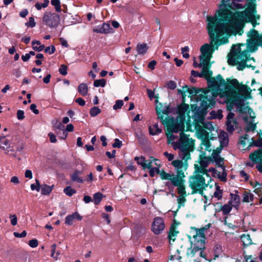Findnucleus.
Here are the masks:
<instances>
[{
  "label": "nucleus",
  "instance_id": "obj_1",
  "mask_svg": "<svg viewBox=\"0 0 262 262\" xmlns=\"http://www.w3.org/2000/svg\"><path fill=\"white\" fill-rule=\"evenodd\" d=\"M231 3V0H222L215 15L207 16V29L211 40L210 44L213 47L219 42L220 45L227 42L228 39L224 37L219 40V38L225 34L242 35L247 23H250L253 28L259 24L257 21L260 16L257 13L255 4L250 2L244 11L232 12L226 8L229 7Z\"/></svg>",
  "mask_w": 262,
  "mask_h": 262
},
{
  "label": "nucleus",
  "instance_id": "obj_2",
  "mask_svg": "<svg viewBox=\"0 0 262 262\" xmlns=\"http://www.w3.org/2000/svg\"><path fill=\"white\" fill-rule=\"evenodd\" d=\"M248 39L246 43H239L232 47L228 54V62L229 64L237 65L238 70H243L246 66L249 52L256 51L258 47L262 48V34L253 29L247 33Z\"/></svg>",
  "mask_w": 262,
  "mask_h": 262
},
{
  "label": "nucleus",
  "instance_id": "obj_3",
  "mask_svg": "<svg viewBox=\"0 0 262 262\" xmlns=\"http://www.w3.org/2000/svg\"><path fill=\"white\" fill-rule=\"evenodd\" d=\"M207 84L211 89V91L216 94V96L219 94L220 98L224 99L225 102L231 101L236 103L237 98L236 92L230 85V82L225 81L221 75H219L215 78L210 77L207 80Z\"/></svg>",
  "mask_w": 262,
  "mask_h": 262
},
{
  "label": "nucleus",
  "instance_id": "obj_4",
  "mask_svg": "<svg viewBox=\"0 0 262 262\" xmlns=\"http://www.w3.org/2000/svg\"><path fill=\"white\" fill-rule=\"evenodd\" d=\"M177 118H170L169 121L168 128L174 132H183L184 129V122L186 115L189 117V105L185 103H182L178 106Z\"/></svg>",
  "mask_w": 262,
  "mask_h": 262
},
{
  "label": "nucleus",
  "instance_id": "obj_5",
  "mask_svg": "<svg viewBox=\"0 0 262 262\" xmlns=\"http://www.w3.org/2000/svg\"><path fill=\"white\" fill-rule=\"evenodd\" d=\"M180 137L178 142H176L173 144V148L176 150H180L179 155L182 160L187 161L190 158V151L193 149V142L191 139H189L183 132H181Z\"/></svg>",
  "mask_w": 262,
  "mask_h": 262
},
{
  "label": "nucleus",
  "instance_id": "obj_6",
  "mask_svg": "<svg viewBox=\"0 0 262 262\" xmlns=\"http://www.w3.org/2000/svg\"><path fill=\"white\" fill-rule=\"evenodd\" d=\"M206 179L209 180L207 178L206 175L194 171L193 176H191L189 180V186L192 190V193H199L202 194L204 190L208 185Z\"/></svg>",
  "mask_w": 262,
  "mask_h": 262
},
{
  "label": "nucleus",
  "instance_id": "obj_7",
  "mask_svg": "<svg viewBox=\"0 0 262 262\" xmlns=\"http://www.w3.org/2000/svg\"><path fill=\"white\" fill-rule=\"evenodd\" d=\"M171 165L174 167L176 173L172 171L166 172L165 171H162L161 174V179L162 180H169L176 179L177 177L179 178H185V175L182 168L183 167V162L180 160H175L171 162Z\"/></svg>",
  "mask_w": 262,
  "mask_h": 262
},
{
  "label": "nucleus",
  "instance_id": "obj_8",
  "mask_svg": "<svg viewBox=\"0 0 262 262\" xmlns=\"http://www.w3.org/2000/svg\"><path fill=\"white\" fill-rule=\"evenodd\" d=\"M216 97V94L212 91L208 90L204 94L200 95L199 101H201L200 107L202 111H206L212 107L215 104L214 99Z\"/></svg>",
  "mask_w": 262,
  "mask_h": 262
},
{
  "label": "nucleus",
  "instance_id": "obj_9",
  "mask_svg": "<svg viewBox=\"0 0 262 262\" xmlns=\"http://www.w3.org/2000/svg\"><path fill=\"white\" fill-rule=\"evenodd\" d=\"M230 85H231L232 88L235 90L237 94V101H236V103L232 102L231 101H225V102H230L236 105H241L242 102L239 99L238 95L239 94L243 96H246L249 95V92L248 86L245 85H240L236 79H232L230 80Z\"/></svg>",
  "mask_w": 262,
  "mask_h": 262
},
{
  "label": "nucleus",
  "instance_id": "obj_10",
  "mask_svg": "<svg viewBox=\"0 0 262 262\" xmlns=\"http://www.w3.org/2000/svg\"><path fill=\"white\" fill-rule=\"evenodd\" d=\"M185 178H179L178 177L176 179L167 180L168 181L166 183V185L168 187L170 185L174 187H177V192L179 195H187L185 186L184 184Z\"/></svg>",
  "mask_w": 262,
  "mask_h": 262
},
{
  "label": "nucleus",
  "instance_id": "obj_11",
  "mask_svg": "<svg viewBox=\"0 0 262 262\" xmlns=\"http://www.w3.org/2000/svg\"><path fill=\"white\" fill-rule=\"evenodd\" d=\"M211 161V158L209 157H204L202 158L199 162V164L194 165V171L197 173H203L206 175L207 178L211 180V177L209 174H207V168L208 167Z\"/></svg>",
  "mask_w": 262,
  "mask_h": 262
},
{
  "label": "nucleus",
  "instance_id": "obj_12",
  "mask_svg": "<svg viewBox=\"0 0 262 262\" xmlns=\"http://www.w3.org/2000/svg\"><path fill=\"white\" fill-rule=\"evenodd\" d=\"M43 21L50 27H56L59 22V16L55 13L46 12L42 18Z\"/></svg>",
  "mask_w": 262,
  "mask_h": 262
},
{
  "label": "nucleus",
  "instance_id": "obj_13",
  "mask_svg": "<svg viewBox=\"0 0 262 262\" xmlns=\"http://www.w3.org/2000/svg\"><path fill=\"white\" fill-rule=\"evenodd\" d=\"M165 227L164 220L161 217H156L154 219L151 230L155 234L158 235L162 232Z\"/></svg>",
  "mask_w": 262,
  "mask_h": 262
},
{
  "label": "nucleus",
  "instance_id": "obj_14",
  "mask_svg": "<svg viewBox=\"0 0 262 262\" xmlns=\"http://www.w3.org/2000/svg\"><path fill=\"white\" fill-rule=\"evenodd\" d=\"M156 111L158 118L161 120L162 124L168 126V123H170L169 121L170 120V118L165 117V115H168L169 112V108L167 106H164L163 108H161L159 106H157Z\"/></svg>",
  "mask_w": 262,
  "mask_h": 262
},
{
  "label": "nucleus",
  "instance_id": "obj_15",
  "mask_svg": "<svg viewBox=\"0 0 262 262\" xmlns=\"http://www.w3.org/2000/svg\"><path fill=\"white\" fill-rule=\"evenodd\" d=\"M193 237L194 238V246L191 250V252L194 253L198 251H201L200 254L202 255V251L205 249L206 238L194 236Z\"/></svg>",
  "mask_w": 262,
  "mask_h": 262
},
{
  "label": "nucleus",
  "instance_id": "obj_16",
  "mask_svg": "<svg viewBox=\"0 0 262 262\" xmlns=\"http://www.w3.org/2000/svg\"><path fill=\"white\" fill-rule=\"evenodd\" d=\"M236 121L234 118V114L231 112L228 113L227 116L226 129L227 131L230 133H233L235 129V126L236 125Z\"/></svg>",
  "mask_w": 262,
  "mask_h": 262
},
{
  "label": "nucleus",
  "instance_id": "obj_17",
  "mask_svg": "<svg viewBox=\"0 0 262 262\" xmlns=\"http://www.w3.org/2000/svg\"><path fill=\"white\" fill-rule=\"evenodd\" d=\"M183 90H178V93L183 96L184 93L185 91L189 92L192 95L191 98L194 99L196 101H199L200 95L198 96L197 94L200 92V90L195 88H188L187 85L183 87Z\"/></svg>",
  "mask_w": 262,
  "mask_h": 262
},
{
  "label": "nucleus",
  "instance_id": "obj_18",
  "mask_svg": "<svg viewBox=\"0 0 262 262\" xmlns=\"http://www.w3.org/2000/svg\"><path fill=\"white\" fill-rule=\"evenodd\" d=\"M219 139V141L220 143V147H217L216 149H217V151L221 152L222 149L224 147L227 146L228 144V135L225 132H221Z\"/></svg>",
  "mask_w": 262,
  "mask_h": 262
},
{
  "label": "nucleus",
  "instance_id": "obj_19",
  "mask_svg": "<svg viewBox=\"0 0 262 262\" xmlns=\"http://www.w3.org/2000/svg\"><path fill=\"white\" fill-rule=\"evenodd\" d=\"M0 148L5 151L6 154L15 156L14 154V149L13 147L11 146V142L10 140L5 139L4 141L1 143Z\"/></svg>",
  "mask_w": 262,
  "mask_h": 262
},
{
  "label": "nucleus",
  "instance_id": "obj_20",
  "mask_svg": "<svg viewBox=\"0 0 262 262\" xmlns=\"http://www.w3.org/2000/svg\"><path fill=\"white\" fill-rule=\"evenodd\" d=\"M112 29L108 23H103L101 26H98L93 29V31L98 33L107 34L111 32Z\"/></svg>",
  "mask_w": 262,
  "mask_h": 262
},
{
  "label": "nucleus",
  "instance_id": "obj_21",
  "mask_svg": "<svg viewBox=\"0 0 262 262\" xmlns=\"http://www.w3.org/2000/svg\"><path fill=\"white\" fill-rule=\"evenodd\" d=\"M195 128L198 136L202 141L209 138V133L203 128L202 125L197 124L195 126Z\"/></svg>",
  "mask_w": 262,
  "mask_h": 262
},
{
  "label": "nucleus",
  "instance_id": "obj_22",
  "mask_svg": "<svg viewBox=\"0 0 262 262\" xmlns=\"http://www.w3.org/2000/svg\"><path fill=\"white\" fill-rule=\"evenodd\" d=\"M244 0H231V3L229 4V8L232 10L243 9L245 8L242 3Z\"/></svg>",
  "mask_w": 262,
  "mask_h": 262
},
{
  "label": "nucleus",
  "instance_id": "obj_23",
  "mask_svg": "<svg viewBox=\"0 0 262 262\" xmlns=\"http://www.w3.org/2000/svg\"><path fill=\"white\" fill-rule=\"evenodd\" d=\"M215 146L210 142L209 138L202 140L201 144L202 150L210 152Z\"/></svg>",
  "mask_w": 262,
  "mask_h": 262
},
{
  "label": "nucleus",
  "instance_id": "obj_24",
  "mask_svg": "<svg viewBox=\"0 0 262 262\" xmlns=\"http://www.w3.org/2000/svg\"><path fill=\"white\" fill-rule=\"evenodd\" d=\"M220 152H221L217 151L216 149H213L212 155H211V156H212L213 160H214V161L216 163V164L217 165H218L219 166H222L224 164V161H223L224 159H223V158H221L219 154Z\"/></svg>",
  "mask_w": 262,
  "mask_h": 262
},
{
  "label": "nucleus",
  "instance_id": "obj_25",
  "mask_svg": "<svg viewBox=\"0 0 262 262\" xmlns=\"http://www.w3.org/2000/svg\"><path fill=\"white\" fill-rule=\"evenodd\" d=\"M230 195L231 199L228 202V203L230 204L232 207H234L237 209L240 204V197L238 195L232 193H231Z\"/></svg>",
  "mask_w": 262,
  "mask_h": 262
},
{
  "label": "nucleus",
  "instance_id": "obj_26",
  "mask_svg": "<svg viewBox=\"0 0 262 262\" xmlns=\"http://www.w3.org/2000/svg\"><path fill=\"white\" fill-rule=\"evenodd\" d=\"M249 158L253 162H258L262 160V150L258 149L251 154Z\"/></svg>",
  "mask_w": 262,
  "mask_h": 262
},
{
  "label": "nucleus",
  "instance_id": "obj_27",
  "mask_svg": "<svg viewBox=\"0 0 262 262\" xmlns=\"http://www.w3.org/2000/svg\"><path fill=\"white\" fill-rule=\"evenodd\" d=\"M200 51L202 54L201 56L210 57L211 47L208 44L206 43L203 45L200 49Z\"/></svg>",
  "mask_w": 262,
  "mask_h": 262
},
{
  "label": "nucleus",
  "instance_id": "obj_28",
  "mask_svg": "<svg viewBox=\"0 0 262 262\" xmlns=\"http://www.w3.org/2000/svg\"><path fill=\"white\" fill-rule=\"evenodd\" d=\"M232 206L228 203L222 206L219 209H216L215 213L222 211L224 215H227L232 210Z\"/></svg>",
  "mask_w": 262,
  "mask_h": 262
},
{
  "label": "nucleus",
  "instance_id": "obj_29",
  "mask_svg": "<svg viewBox=\"0 0 262 262\" xmlns=\"http://www.w3.org/2000/svg\"><path fill=\"white\" fill-rule=\"evenodd\" d=\"M82 172L79 170H75L74 172H73L71 175V180L73 181L77 182L78 183H82L83 182V179L80 177L79 176L81 174Z\"/></svg>",
  "mask_w": 262,
  "mask_h": 262
},
{
  "label": "nucleus",
  "instance_id": "obj_30",
  "mask_svg": "<svg viewBox=\"0 0 262 262\" xmlns=\"http://www.w3.org/2000/svg\"><path fill=\"white\" fill-rule=\"evenodd\" d=\"M148 161L146 162V164L145 166V168L150 169L151 168H153L154 165L159 166V164L157 163L158 160L157 159H155L152 157H150L149 160H146Z\"/></svg>",
  "mask_w": 262,
  "mask_h": 262
},
{
  "label": "nucleus",
  "instance_id": "obj_31",
  "mask_svg": "<svg viewBox=\"0 0 262 262\" xmlns=\"http://www.w3.org/2000/svg\"><path fill=\"white\" fill-rule=\"evenodd\" d=\"M210 57L208 56H200V63L198 64L199 67H208L209 64V60Z\"/></svg>",
  "mask_w": 262,
  "mask_h": 262
},
{
  "label": "nucleus",
  "instance_id": "obj_32",
  "mask_svg": "<svg viewBox=\"0 0 262 262\" xmlns=\"http://www.w3.org/2000/svg\"><path fill=\"white\" fill-rule=\"evenodd\" d=\"M148 49L146 43H139L137 45V51L139 54H144Z\"/></svg>",
  "mask_w": 262,
  "mask_h": 262
},
{
  "label": "nucleus",
  "instance_id": "obj_33",
  "mask_svg": "<svg viewBox=\"0 0 262 262\" xmlns=\"http://www.w3.org/2000/svg\"><path fill=\"white\" fill-rule=\"evenodd\" d=\"M212 72L208 69V67H202V70L201 73V77H204L207 80L211 77Z\"/></svg>",
  "mask_w": 262,
  "mask_h": 262
},
{
  "label": "nucleus",
  "instance_id": "obj_34",
  "mask_svg": "<svg viewBox=\"0 0 262 262\" xmlns=\"http://www.w3.org/2000/svg\"><path fill=\"white\" fill-rule=\"evenodd\" d=\"M167 131L168 132L166 133V136H167V142H168V144H174V141L175 140V139L177 138V136H174V135H173V133H174V132H172L171 130H170V129H169L168 128H167ZM176 133H177V132H175Z\"/></svg>",
  "mask_w": 262,
  "mask_h": 262
},
{
  "label": "nucleus",
  "instance_id": "obj_35",
  "mask_svg": "<svg viewBox=\"0 0 262 262\" xmlns=\"http://www.w3.org/2000/svg\"><path fill=\"white\" fill-rule=\"evenodd\" d=\"M241 239L244 246H249L252 244V239L249 234H243Z\"/></svg>",
  "mask_w": 262,
  "mask_h": 262
},
{
  "label": "nucleus",
  "instance_id": "obj_36",
  "mask_svg": "<svg viewBox=\"0 0 262 262\" xmlns=\"http://www.w3.org/2000/svg\"><path fill=\"white\" fill-rule=\"evenodd\" d=\"M78 90L79 93L83 96H86L88 92V87L85 83H81L78 88Z\"/></svg>",
  "mask_w": 262,
  "mask_h": 262
},
{
  "label": "nucleus",
  "instance_id": "obj_37",
  "mask_svg": "<svg viewBox=\"0 0 262 262\" xmlns=\"http://www.w3.org/2000/svg\"><path fill=\"white\" fill-rule=\"evenodd\" d=\"M149 130L151 135H156L160 134L162 129L159 127L158 124H155L152 126H149Z\"/></svg>",
  "mask_w": 262,
  "mask_h": 262
},
{
  "label": "nucleus",
  "instance_id": "obj_38",
  "mask_svg": "<svg viewBox=\"0 0 262 262\" xmlns=\"http://www.w3.org/2000/svg\"><path fill=\"white\" fill-rule=\"evenodd\" d=\"M178 233V231H176V227L174 226H171L170 228L168 237L169 240H172L174 241L175 240V236Z\"/></svg>",
  "mask_w": 262,
  "mask_h": 262
},
{
  "label": "nucleus",
  "instance_id": "obj_39",
  "mask_svg": "<svg viewBox=\"0 0 262 262\" xmlns=\"http://www.w3.org/2000/svg\"><path fill=\"white\" fill-rule=\"evenodd\" d=\"M195 234L194 236H199L201 237L206 238L205 232L207 231V228L203 227L201 229H195Z\"/></svg>",
  "mask_w": 262,
  "mask_h": 262
},
{
  "label": "nucleus",
  "instance_id": "obj_40",
  "mask_svg": "<svg viewBox=\"0 0 262 262\" xmlns=\"http://www.w3.org/2000/svg\"><path fill=\"white\" fill-rule=\"evenodd\" d=\"M41 193L43 195L49 194L52 190V186L51 187L46 184L40 186Z\"/></svg>",
  "mask_w": 262,
  "mask_h": 262
},
{
  "label": "nucleus",
  "instance_id": "obj_41",
  "mask_svg": "<svg viewBox=\"0 0 262 262\" xmlns=\"http://www.w3.org/2000/svg\"><path fill=\"white\" fill-rule=\"evenodd\" d=\"M135 160L137 162L138 165H141L144 169H145L146 162H147L148 161H146V160L144 157H136L135 158Z\"/></svg>",
  "mask_w": 262,
  "mask_h": 262
},
{
  "label": "nucleus",
  "instance_id": "obj_42",
  "mask_svg": "<svg viewBox=\"0 0 262 262\" xmlns=\"http://www.w3.org/2000/svg\"><path fill=\"white\" fill-rule=\"evenodd\" d=\"M215 191L214 192L213 196L217 198L218 200L222 198L223 191L220 189V187L216 183L215 184Z\"/></svg>",
  "mask_w": 262,
  "mask_h": 262
},
{
  "label": "nucleus",
  "instance_id": "obj_43",
  "mask_svg": "<svg viewBox=\"0 0 262 262\" xmlns=\"http://www.w3.org/2000/svg\"><path fill=\"white\" fill-rule=\"evenodd\" d=\"M149 169V176L151 177H154L155 175V173L159 174L160 177H161V172L162 171H164V170H160L159 168L158 167H153V168H151Z\"/></svg>",
  "mask_w": 262,
  "mask_h": 262
},
{
  "label": "nucleus",
  "instance_id": "obj_44",
  "mask_svg": "<svg viewBox=\"0 0 262 262\" xmlns=\"http://www.w3.org/2000/svg\"><path fill=\"white\" fill-rule=\"evenodd\" d=\"M93 198L95 204L98 205L102 199L103 194L100 192H97L94 194Z\"/></svg>",
  "mask_w": 262,
  "mask_h": 262
},
{
  "label": "nucleus",
  "instance_id": "obj_45",
  "mask_svg": "<svg viewBox=\"0 0 262 262\" xmlns=\"http://www.w3.org/2000/svg\"><path fill=\"white\" fill-rule=\"evenodd\" d=\"M254 192L258 194V195H260L262 194V184H260L257 182H256L254 185Z\"/></svg>",
  "mask_w": 262,
  "mask_h": 262
},
{
  "label": "nucleus",
  "instance_id": "obj_46",
  "mask_svg": "<svg viewBox=\"0 0 262 262\" xmlns=\"http://www.w3.org/2000/svg\"><path fill=\"white\" fill-rule=\"evenodd\" d=\"M201 123L203 125V127L208 129L209 130L211 131L214 129V127L210 122L202 121Z\"/></svg>",
  "mask_w": 262,
  "mask_h": 262
},
{
  "label": "nucleus",
  "instance_id": "obj_47",
  "mask_svg": "<svg viewBox=\"0 0 262 262\" xmlns=\"http://www.w3.org/2000/svg\"><path fill=\"white\" fill-rule=\"evenodd\" d=\"M106 84V80L104 79L95 80L94 82V85L96 87H104Z\"/></svg>",
  "mask_w": 262,
  "mask_h": 262
},
{
  "label": "nucleus",
  "instance_id": "obj_48",
  "mask_svg": "<svg viewBox=\"0 0 262 262\" xmlns=\"http://www.w3.org/2000/svg\"><path fill=\"white\" fill-rule=\"evenodd\" d=\"M49 4V0H44L42 4L37 3L35 5V7L38 10H41L42 8H46Z\"/></svg>",
  "mask_w": 262,
  "mask_h": 262
},
{
  "label": "nucleus",
  "instance_id": "obj_49",
  "mask_svg": "<svg viewBox=\"0 0 262 262\" xmlns=\"http://www.w3.org/2000/svg\"><path fill=\"white\" fill-rule=\"evenodd\" d=\"M63 192L68 196H72L73 194L76 193V190L73 189L71 186H67L63 190Z\"/></svg>",
  "mask_w": 262,
  "mask_h": 262
},
{
  "label": "nucleus",
  "instance_id": "obj_50",
  "mask_svg": "<svg viewBox=\"0 0 262 262\" xmlns=\"http://www.w3.org/2000/svg\"><path fill=\"white\" fill-rule=\"evenodd\" d=\"M51 4L55 7V10L57 12H60L61 7L59 0H51Z\"/></svg>",
  "mask_w": 262,
  "mask_h": 262
},
{
  "label": "nucleus",
  "instance_id": "obj_51",
  "mask_svg": "<svg viewBox=\"0 0 262 262\" xmlns=\"http://www.w3.org/2000/svg\"><path fill=\"white\" fill-rule=\"evenodd\" d=\"M101 110L99 107L94 106L91 109L90 114L92 117H95L99 114Z\"/></svg>",
  "mask_w": 262,
  "mask_h": 262
},
{
  "label": "nucleus",
  "instance_id": "obj_52",
  "mask_svg": "<svg viewBox=\"0 0 262 262\" xmlns=\"http://www.w3.org/2000/svg\"><path fill=\"white\" fill-rule=\"evenodd\" d=\"M182 54L183 55V57L185 58H188L189 57V54H188L189 48L187 46H186L184 48H182L181 49Z\"/></svg>",
  "mask_w": 262,
  "mask_h": 262
},
{
  "label": "nucleus",
  "instance_id": "obj_53",
  "mask_svg": "<svg viewBox=\"0 0 262 262\" xmlns=\"http://www.w3.org/2000/svg\"><path fill=\"white\" fill-rule=\"evenodd\" d=\"M211 114L214 118H218L219 119L222 118L223 116L222 115V111L220 110H218L217 112H215V111H212Z\"/></svg>",
  "mask_w": 262,
  "mask_h": 262
},
{
  "label": "nucleus",
  "instance_id": "obj_54",
  "mask_svg": "<svg viewBox=\"0 0 262 262\" xmlns=\"http://www.w3.org/2000/svg\"><path fill=\"white\" fill-rule=\"evenodd\" d=\"M35 181L36 183V185L34 184H32L31 185V188L32 190H36L37 192H38L40 190V185L39 182L37 179H36Z\"/></svg>",
  "mask_w": 262,
  "mask_h": 262
},
{
  "label": "nucleus",
  "instance_id": "obj_55",
  "mask_svg": "<svg viewBox=\"0 0 262 262\" xmlns=\"http://www.w3.org/2000/svg\"><path fill=\"white\" fill-rule=\"evenodd\" d=\"M123 105V101L121 100H118L116 101L115 104L113 106V108L115 110H117V109H119L121 108V107Z\"/></svg>",
  "mask_w": 262,
  "mask_h": 262
},
{
  "label": "nucleus",
  "instance_id": "obj_56",
  "mask_svg": "<svg viewBox=\"0 0 262 262\" xmlns=\"http://www.w3.org/2000/svg\"><path fill=\"white\" fill-rule=\"evenodd\" d=\"M67 66L64 64H61L59 69V73L62 75L67 74Z\"/></svg>",
  "mask_w": 262,
  "mask_h": 262
},
{
  "label": "nucleus",
  "instance_id": "obj_57",
  "mask_svg": "<svg viewBox=\"0 0 262 262\" xmlns=\"http://www.w3.org/2000/svg\"><path fill=\"white\" fill-rule=\"evenodd\" d=\"M11 224L13 226H15L17 223V219L15 214H10Z\"/></svg>",
  "mask_w": 262,
  "mask_h": 262
},
{
  "label": "nucleus",
  "instance_id": "obj_58",
  "mask_svg": "<svg viewBox=\"0 0 262 262\" xmlns=\"http://www.w3.org/2000/svg\"><path fill=\"white\" fill-rule=\"evenodd\" d=\"M74 219V218L73 214L68 215L66 218L65 223L69 225H72Z\"/></svg>",
  "mask_w": 262,
  "mask_h": 262
},
{
  "label": "nucleus",
  "instance_id": "obj_59",
  "mask_svg": "<svg viewBox=\"0 0 262 262\" xmlns=\"http://www.w3.org/2000/svg\"><path fill=\"white\" fill-rule=\"evenodd\" d=\"M186 196L187 195H179L177 199L178 203L181 205H183L186 201L185 198Z\"/></svg>",
  "mask_w": 262,
  "mask_h": 262
},
{
  "label": "nucleus",
  "instance_id": "obj_60",
  "mask_svg": "<svg viewBox=\"0 0 262 262\" xmlns=\"http://www.w3.org/2000/svg\"><path fill=\"white\" fill-rule=\"evenodd\" d=\"M45 51L46 53H49V54H52L55 52V48L54 46H52L51 47H47L45 48Z\"/></svg>",
  "mask_w": 262,
  "mask_h": 262
},
{
  "label": "nucleus",
  "instance_id": "obj_61",
  "mask_svg": "<svg viewBox=\"0 0 262 262\" xmlns=\"http://www.w3.org/2000/svg\"><path fill=\"white\" fill-rule=\"evenodd\" d=\"M56 245L55 244H53L51 246V257L55 259L56 260L57 259V256H55V252H56Z\"/></svg>",
  "mask_w": 262,
  "mask_h": 262
},
{
  "label": "nucleus",
  "instance_id": "obj_62",
  "mask_svg": "<svg viewBox=\"0 0 262 262\" xmlns=\"http://www.w3.org/2000/svg\"><path fill=\"white\" fill-rule=\"evenodd\" d=\"M35 22L34 21V19L31 17L29 18V22L26 24V25L29 27H31L32 28L34 27L35 26Z\"/></svg>",
  "mask_w": 262,
  "mask_h": 262
},
{
  "label": "nucleus",
  "instance_id": "obj_63",
  "mask_svg": "<svg viewBox=\"0 0 262 262\" xmlns=\"http://www.w3.org/2000/svg\"><path fill=\"white\" fill-rule=\"evenodd\" d=\"M16 115L18 120H23L25 118L24 112L22 110L17 111Z\"/></svg>",
  "mask_w": 262,
  "mask_h": 262
},
{
  "label": "nucleus",
  "instance_id": "obj_64",
  "mask_svg": "<svg viewBox=\"0 0 262 262\" xmlns=\"http://www.w3.org/2000/svg\"><path fill=\"white\" fill-rule=\"evenodd\" d=\"M122 146V142L120 141L118 139L115 140V142L113 144V147L114 148H120Z\"/></svg>",
  "mask_w": 262,
  "mask_h": 262
}]
</instances>
